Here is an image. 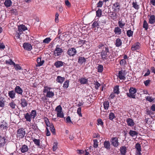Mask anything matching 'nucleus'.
Returning <instances> with one entry per match:
<instances>
[{
    "label": "nucleus",
    "mask_w": 155,
    "mask_h": 155,
    "mask_svg": "<svg viewBox=\"0 0 155 155\" xmlns=\"http://www.w3.org/2000/svg\"><path fill=\"white\" fill-rule=\"evenodd\" d=\"M23 47L25 50L28 51H30L32 49V46L31 45L28 43H24L23 44Z\"/></svg>",
    "instance_id": "obj_9"
},
{
    "label": "nucleus",
    "mask_w": 155,
    "mask_h": 155,
    "mask_svg": "<svg viewBox=\"0 0 155 155\" xmlns=\"http://www.w3.org/2000/svg\"><path fill=\"white\" fill-rule=\"evenodd\" d=\"M129 93H127V96L130 98H135V93L137 92L136 89L133 87H131L129 90Z\"/></svg>",
    "instance_id": "obj_4"
},
{
    "label": "nucleus",
    "mask_w": 155,
    "mask_h": 155,
    "mask_svg": "<svg viewBox=\"0 0 155 155\" xmlns=\"http://www.w3.org/2000/svg\"><path fill=\"white\" fill-rule=\"evenodd\" d=\"M55 110L57 113L62 112V108L60 105H59L56 108Z\"/></svg>",
    "instance_id": "obj_55"
},
{
    "label": "nucleus",
    "mask_w": 155,
    "mask_h": 155,
    "mask_svg": "<svg viewBox=\"0 0 155 155\" xmlns=\"http://www.w3.org/2000/svg\"><path fill=\"white\" fill-rule=\"evenodd\" d=\"M36 61L38 64L37 66L39 67L42 66L45 62L44 60L42 59V57L41 56L38 58Z\"/></svg>",
    "instance_id": "obj_14"
},
{
    "label": "nucleus",
    "mask_w": 155,
    "mask_h": 155,
    "mask_svg": "<svg viewBox=\"0 0 155 155\" xmlns=\"http://www.w3.org/2000/svg\"><path fill=\"white\" fill-rule=\"evenodd\" d=\"M20 101V104L21 107H24L27 106L28 102L24 98H21V99Z\"/></svg>",
    "instance_id": "obj_15"
},
{
    "label": "nucleus",
    "mask_w": 155,
    "mask_h": 155,
    "mask_svg": "<svg viewBox=\"0 0 155 155\" xmlns=\"http://www.w3.org/2000/svg\"><path fill=\"white\" fill-rule=\"evenodd\" d=\"M54 93L50 91L47 93L46 97H51L54 96Z\"/></svg>",
    "instance_id": "obj_41"
},
{
    "label": "nucleus",
    "mask_w": 155,
    "mask_h": 155,
    "mask_svg": "<svg viewBox=\"0 0 155 155\" xmlns=\"http://www.w3.org/2000/svg\"><path fill=\"white\" fill-rule=\"evenodd\" d=\"M31 127L34 130H37L38 129L37 124L35 123L31 124Z\"/></svg>",
    "instance_id": "obj_46"
},
{
    "label": "nucleus",
    "mask_w": 155,
    "mask_h": 155,
    "mask_svg": "<svg viewBox=\"0 0 155 155\" xmlns=\"http://www.w3.org/2000/svg\"><path fill=\"white\" fill-rule=\"evenodd\" d=\"M79 81L81 84H87L88 83V81L87 78L82 77L79 79Z\"/></svg>",
    "instance_id": "obj_19"
},
{
    "label": "nucleus",
    "mask_w": 155,
    "mask_h": 155,
    "mask_svg": "<svg viewBox=\"0 0 155 155\" xmlns=\"http://www.w3.org/2000/svg\"><path fill=\"white\" fill-rule=\"evenodd\" d=\"M19 150H20L21 153H25L28 151V147L25 144H24L21 146Z\"/></svg>",
    "instance_id": "obj_13"
},
{
    "label": "nucleus",
    "mask_w": 155,
    "mask_h": 155,
    "mask_svg": "<svg viewBox=\"0 0 155 155\" xmlns=\"http://www.w3.org/2000/svg\"><path fill=\"white\" fill-rule=\"evenodd\" d=\"M93 141L94 142L93 146V147L95 148H96L98 146V142L97 140V139H95V140H93Z\"/></svg>",
    "instance_id": "obj_50"
},
{
    "label": "nucleus",
    "mask_w": 155,
    "mask_h": 155,
    "mask_svg": "<svg viewBox=\"0 0 155 155\" xmlns=\"http://www.w3.org/2000/svg\"><path fill=\"white\" fill-rule=\"evenodd\" d=\"M33 142H34V143L36 145L39 147L40 146V141L39 139H37L35 138L33 140Z\"/></svg>",
    "instance_id": "obj_47"
},
{
    "label": "nucleus",
    "mask_w": 155,
    "mask_h": 155,
    "mask_svg": "<svg viewBox=\"0 0 155 155\" xmlns=\"http://www.w3.org/2000/svg\"><path fill=\"white\" fill-rule=\"evenodd\" d=\"M97 125H100L102 127L104 126V122L101 119H98L97 120Z\"/></svg>",
    "instance_id": "obj_45"
},
{
    "label": "nucleus",
    "mask_w": 155,
    "mask_h": 155,
    "mask_svg": "<svg viewBox=\"0 0 155 155\" xmlns=\"http://www.w3.org/2000/svg\"><path fill=\"white\" fill-rule=\"evenodd\" d=\"M24 117L26 119V121L29 122L31 121V117L28 113L24 114Z\"/></svg>",
    "instance_id": "obj_29"
},
{
    "label": "nucleus",
    "mask_w": 155,
    "mask_h": 155,
    "mask_svg": "<svg viewBox=\"0 0 155 155\" xmlns=\"http://www.w3.org/2000/svg\"><path fill=\"white\" fill-rule=\"evenodd\" d=\"M127 149L125 146H123L120 147V152L122 155H125L127 152Z\"/></svg>",
    "instance_id": "obj_21"
},
{
    "label": "nucleus",
    "mask_w": 155,
    "mask_h": 155,
    "mask_svg": "<svg viewBox=\"0 0 155 155\" xmlns=\"http://www.w3.org/2000/svg\"><path fill=\"white\" fill-rule=\"evenodd\" d=\"M57 115L58 117L63 118L64 115L63 113L62 112H60L57 113Z\"/></svg>",
    "instance_id": "obj_59"
},
{
    "label": "nucleus",
    "mask_w": 155,
    "mask_h": 155,
    "mask_svg": "<svg viewBox=\"0 0 155 155\" xmlns=\"http://www.w3.org/2000/svg\"><path fill=\"white\" fill-rule=\"evenodd\" d=\"M119 63L121 66H123L127 64V61L124 59H122L120 61Z\"/></svg>",
    "instance_id": "obj_57"
},
{
    "label": "nucleus",
    "mask_w": 155,
    "mask_h": 155,
    "mask_svg": "<svg viewBox=\"0 0 155 155\" xmlns=\"http://www.w3.org/2000/svg\"><path fill=\"white\" fill-rule=\"evenodd\" d=\"M146 98V100L149 101L150 102H152L154 100V98H153L152 97L149 96H147Z\"/></svg>",
    "instance_id": "obj_61"
},
{
    "label": "nucleus",
    "mask_w": 155,
    "mask_h": 155,
    "mask_svg": "<svg viewBox=\"0 0 155 155\" xmlns=\"http://www.w3.org/2000/svg\"><path fill=\"white\" fill-rule=\"evenodd\" d=\"M44 122L47 126H50L51 124H50L48 119L46 117H44Z\"/></svg>",
    "instance_id": "obj_40"
},
{
    "label": "nucleus",
    "mask_w": 155,
    "mask_h": 155,
    "mask_svg": "<svg viewBox=\"0 0 155 155\" xmlns=\"http://www.w3.org/2000/svg\"><path fill=\"white\" fill-rule=\"evenodd\" d=\"M103 70V67L102 65H99L97 67V71L99 72H102Z\"/></svg>",
    "instance_id": "obj_49"
},
{
    "label": "nucleus",
    "mask_w": 155,
    "mask_h": 155,
    "mask_svg": "<svg viewBox=\"0 0 155 155\" xmlns=\"http://www.w3.org/2000/svg\"><path fill=\"white\" fill-rule=\"evenodd\" d=\"M97 47L99 49L101 50L100 53L101 59L102 61L107 60L108 57H109L110 58H110V52L109 51V47L107 45H104L102 43L100 42Z\"/></svg>",
    "instance_id": "obj_1"
},
{
    "label": "nucleus",
    "mask_w": 155,
    "mask_h": 155,
    "mask_svg": "<svg viewBox=\"0 0 155 155\" xmlns=\"http://www.w3.org/2000/svg\"><path fill=\"white\" fill-rule=\"evenodd\" d=\"M76 53L77 51L75 48H72L68 49L67 53L70 56H74Z\"/></svg>",
    "instance_id": "obj_6"
},
{
    "label": "nucleus",
    "mask_w": 155,
    "mask_h": 155,
    "mask_svg": "<svg viewBox=\"0 0 155 155\" xmlns=\"http://www.w3.org/2000/svg\"><path fill=\"white\" fill-rule=\"evenodd\" d=\"M99 26L104 25L106 23V20L104 19L100 20L98 21Z\"/></svg>",
    "instance_id": "obj_53"
},
{
    "label": "nucleus",
    "mask_w": 155,
    "mask_h": 155,
    "mask_svg": "<svg viewBox=\"0 0 155 155\" xmlns=\"http://www.w3.org/2000/svg\"><path fill=\"white\" fill-rule=\"evenodd\" d=\"M14 65L15 70L17 71L18 70H20L21 69V67L19 64H15V65Z\"/></svg>",
    "instance_id": "obj_62"
},
{
    "label": "nucleus",
    "mask_w": 155,
    "mask_h": 155,
    "mask_svg": "<svg viewBox=\"0 0 155 155\" xmlns=\"http://www.w3.org/2000/svg\"><path fill=\"white\" fill-rule=\"evenodd\" d=\"M0 128L2 129H7L8 127L7 126L6 124L5 123L2 124L0 126Z\"/></svg>",
    "instance_id": "obj_60"
},
{
    "label": "nucleus",
    "mask_w": 155,
    "mask_h": 155,
    "mask_svg": "<svg viewBox=\"0 0 155 155\" xmlns=\"http://www.w3.org/2000/svg\"><path fill=\"white\" fill-rule=\"evenodd\" d=\"M119 27H116L114 30V32L116 35H120L121 33V30Z\"/></svg>",
    "instance_id": "obj_30"
},
{
    "label": "nucleus",
    "mask_w": 155,
    "mask_h": 155,
    "mask_svg": "<svg viewBox=\"0 0 155 155\" xmlns=\"http://www.w3.org/2000/svg\"><path fill=\"white\" fill-rule=\"evenodd\" d=\"M86 61V59L84 57H79L78 60V63L80 64H82Z\"/></svg>",
    "instance_id": "obj_24"
},
{
    "label": "nucleus",
    "mask_w": 155,
    "mask_h": 155,
    "mask_svg": "<svg viewBox=\"0 0 155 155\" xmlns=\"http://www.w3.org/2000/svg\"><path fill=\"white\" fill-rule=\"evenodd\" d=\"M50 130H51V132L53 134H55V129L54 127V126L53 124H51L50 126Z\"/></svg>",
    "instance_id": "obj_39"
},
{
    "label": "nucleus",
    "mask_w": 155,
    "mask_h": 155,
    "mask_svg": "<svg viewBox=\"0 0 155 155\" xmlns=\"http://www.w3.org/2000/svg\"><path fill=\"white\" fill-rule=\"evenodd\" d=\"M136 150H141L140 145L139 143H137L135 146Z\"/></svg>",
    "instance_id": "obj_54"
},
{
    "label": "nucleus",
    "mask_w": 155,
    "mask_h": 155,
    "mask_svg": "<svg viewBox=\"0 0 155 155\" xmlns=\"http://www.w3.org/2000/svg\"><path fill=\"white\" fill-rule=\"evenodd\" d=\"M16 93L14 90H12L8 91V95L9 97L12 99L15 97Z\"/></svg>",
    "instance_id": "obj_18"
},
{
    "label": "nucleus",
    "mask_w": 155,
    "mask_h": 155,
    "mask_svg": "<svg viewBox=\"0 0 155 155\" xmlns=\"http://www.w3.org/2000/svg\"><path fill=\"white\" fill-rule=\"evenodd\" d=\"M104 147L107 150L110 149V143L109 141H105L104 143Z\"/></svg>",
    "instance_id": "obj_26"
},
{
    "label": "nucleus",
    "mask_w": 155,
    "mask_h": 155,
    "mask_svg": "<svg viewBox=\"0 0 155 155\" xmlns=\"http://www.w3.org/2000/svg\"><path fill=\"white\" fill-rule=\"evenodd\" d=\"M109 103L108 101H106L103 103L104 107L105 109L107 110L108 109Z\"/></svg>",
    "instance_id": "obj_38"
},
{
    "label": "nucleus",
    "mask_w": 155,
    "mask_h": 155,
    "mask_svg": "<svg viewBox=\"0 0 155 155\" xmlns=\"http://www.w3.org/2000/svg\"><path fill=\"white\" fill-rule=\"evenodd\" d=\"M96 16L98 17H100L102 15V10L101 9L99 8L96 12Z\"/></svg>",
    "instance_id": "obj_51"
},
{
    "label": "nucleus",
    "mask_w": 155,
    "mask_h": 155,
    "mask_svg": "<svg viewBox=\"0 0 155 155\" xmlns=\"http://www.w3.org/2000/svg\"><path fill=\"white\" fill-rule=\"evenodd\" d=\"M132 5L133 7L136 10H138L139 8V5L137 4V2L136 1L133 2Z\"/></svg>",
    "instance_id": "obj_37"
},
{
    "label": "nucleus",
    "mask_w": 155,
    "mask_h": 155,
    "mask_svg": "<svg viewBox=\"0 0 155 155\" xmlns=\"http://www.w3.org/2000/svg\"><path fill=\"white\" fill-rule=\"evenodd\" d=\"M109 15L113 19L116 18L117 14L114 12L110 11L109 12Z\"/></svg>",
    "instance_id": "obj_32"
},
{
    "label": "nucleus",
    "mask_w": 155,
    "mask_h": 155,
    "mask_svg": "<svg viewBox=\"0 0 155 155\" xmlns=\"http://www.w3.org/2000/svg\"><path fill=\"white\" fill-rule=\"evenodd\" d=\"M119 87V86L116 85L115 86L114 88V92L117 94H118L120 93Z\"/></svg>",
    "instance_id": "obj_34"
},
{
    "label": "nucleus",
    "mask_w": 155,
    "mask_h": 155,
    "mask_svg": "<svg viewBox=\"0 0 155 155\" xmlns=\"http://www.w3.org/2000/svg\"><path fill=\"white\" fill-rule=\"evenodd\" d=\"M31 119H34L37 115V112L35 110H32L30 114Z\"/></svg>",
    "instance_id": "obj_31"
},
{
    "label": "nucleus",
    "mask_w": 155,
    "mask_h": 155,
    "mask_svg": "<svg viewBox=\"0 0 155 155\" xmlns=\"http://www.w3.org/2000/svg\"><path fill=\"white\" fill-rule=\"evenodd\" d=\"M143 28L145 29V30H147L148 28V24L145 20H144L143 22Z\"/></svg>",
    "instance_id": "obj_35"
},
{
    "label": "nucleus",
    "mask_w": 155,
    "mask_h": 155,
    "mask_svg": "<svg viewBox=\"0 0 155 155\" xmlns=\"http://www.w3.org/2000/svg\"><path fill=\"white\" fill-rule=\"evenodd\" d=\"M6 142V137L4 135L0 136V147L4 146Z\"/></svg>",
    "instance_id": "obj_8"
},
{
    "label": "nucleus",
    "mask_w": 155,
    "mask_h": 155,
    "mask_svg": "<svg viewBox=\"0 0 155 155\" xmlns=\"http://www.w3.org/2000/svg\"><path fill=\"white\" fill-rule=\"evenodd\" d=\"M12 2L11 0H5L4 2V4L7 8H8L11 6Z\"/></svg>",
    "instance_id": "obj_22"
},
{
    "label": "nucleus",
    "mask_w": 155,
    "mask_h": 155,
    "mask_svg": "<svg viewBox=\"0 0 155 155\" xmlns=\"http://www.w3.org/2000/svg\"><path fill=\"white\" fill-rule=\"evenodd\" d=\"M133 31H131V30H128L127 31V35L129 37H130L133 36Z\"/></svg>",
    "instance_id": "obj_43"
},
{
    "label": "nucleus",
    "mask_w": 155,
    "mask_h": 155,
    "mask_svg": "<svg viewBox=\"0 0 155 155\" xmlns=\"http://www.w3.org/2000/svg\"><path fill=\"white\" fill-rule=\"evenodd\" d=\"M120 8L119 3L117 2L113 5V8L114 9V11L115 12L118 11Z\"/></svg>",
    "instance_id": "obj_12"
},
{
    "label": "nucleus",
    "mask_w": 155,
    "mask_h": 155,
    "mask_svg": "<svg viewBox=\"0 0 155 155\" xmlns=\"http://www.w3.org/2000/svg\"><path fill=\"white\" fill-rule=\"evenodd\" d=\"M16 105V104L13 101H12L11 102H10L8 104V106H10L12 109H15Z\"/></svg>",
    "instance_id": "obj_44"
},
{
    "label": "nucleus",
    "mask_w": 155,
    "mask_h": 155,
    "mask_svg": "<svg viewBox=\"0 0 155 155\" xmlns=\"http://www.w3.org/2000/svg\"><path fill=\"white\" fill-rule=\"evenodd\" d=\"M147 17L149 18L148 22L149 23L152 24L155 23V16L154 15H148Z\"/></svg>",
    "instance_id": "obj_11"
},
{
    "label": "nucleus",
    "mask_w": 155,
    "mask_h": 155,
    "mask_svg": "<svg viewBox=\"0 0 155 155\" xmlns=\"http://www.w3.org/2000/svg\"><path fill=\"white\" fill-rule=\"evenodd\" d=\"M64 65V63L62 61H58L56 62L54 64V65L57 68H59L63 66Z\"/></svg>",
    "instance_id": "obj_25"
},
{
    "label": "nucleus",
    "mask_w": 155,
    "mask_h": 155,
    "mask_svg": "<svg viewBox=\"0 0 155 155\" xmlns=\"http://www.w3.org/2000/svg\"><path fill=\"white\" fill-rule=\"evenodd\" d=\"M26 134L25 129L22 128L18 129L17 131V137L19 139L23 138Z\"/></svg>",
    "instance_id": "obj_2"
},
{
    "label": "nucleus",
    "mask_w": 155,
    "mask_h": 155,
    "mask_svg": "<svg viewBox=\"0 0 155 155\" xmlns=\"http://www.w3.org/2000/svg\"><path fill=\"white\" fill-rule=\"evenodd\" d=\"M118 25L119 27L121 28H124L125 25V23L122 20L118 22Z\"/></svg>",
    "instance_id": "obj_33"
},
{
    "label": "nucleus",
    "mask_w": 155,
    "mask_h": 155,
    "mask_svg": "<svg viewBox=\"0 0 155 155\" xmlns=\"http://www.w3.org/2000/svg\"><path fill=\"white\" fill-rule=\"evenodd\" d=\"M66 122L67 123L73 124L71 120V118L70 116H68L66 118Z\"/></svg>",
    "instance_id": "obj_63"
},
{
    "label": "nucleus",
    "mask_w": 155,
    "mask_h": 155,
    "mask_svg": "<svg viewBox=\"0 0 155 155\" xmlns=\"http://www.w3.org/2000/svg\"><path fill=\"white\" fill-rule=\"evenodd\" d=\"M65 79V78L64 77L58 76L56 78V81L60 84H62L64 81Z\"/></svg>",
    "instance_id": "obj_27"
},
{
    "label": "nucleus",
    "mask_w": 155,
    "mask_h": 155,
    "mask_svg": "<svg viewBox=\"0 0 155 155\" xmlns=\"http://www.w3.org/2000/svg\"><path fill=\"white\" fill-rule=\"evenodd\" d=\"M5 63L7 64H9L10 65H15V63L10 59L9 60H6L5 61Z\"/></svg>",
    "instance_id": "obj_52"
},
{
    "label": "nucleus",
    "mask_w": 155,
    "mask_h": 155,
    "mask_svg": "<svg viewBox=\"0 0 155 155\" xmlns=\"http://www.w3.org/2000/svg\"><path fill=\"white\" fill-rule=\"evenodd\" d=\"M140 48V44L139 42H137L132 46L131 50L133 51H135L137 50H139Z\"/></svg>",
    "instance_id": "obj_17"
},
{
    "label": "nucleus",
    "mask_w": 155,
    "mask_h": 155,
    "mask_svg": "<svg viewBox=\"0 0 155 155\" xmlns=\"http://www.w3.org/2000/svg\"><path fill=\"white\" fill-rule=\"evenodd\" d=\"M98 26H100L99 22L97 23V21H95L93 23V24L92 26V27L93 28H98Z\"/></svg>",
    "instance_id": "obj_48"
},
{
    "label": "nucleus",
    "mask_w": 155,
    "mask_h": 155,
    "mask_svg": "<svg viewBox=\"0 0 155 155\" xmlns=\"http://www.w3.org/2000/svg\"><path fill=\"white\" fill-rule=\"evenodd\" d=\"M69 80H66L63 84V88H68L69 86Z\"/></svg>",
    "instance_id": "obj_36"
},
{
    "label": "nucleus",
    "mask_w": 155,
    "mask_h": 155,
    "mask_svg": "<svg viewBox=\"0 0 155 155\" xmlns=\"http://www.w3.org/2000/svg\"><path fill=\"white\" fill-rule=\"evenodd\" d=\"M51 40L50 38H47L44 40L43 42L46 44H48L51 41Z\"/></svg>",
    "instance_id": "obj_58"
},
{
    "label": "nucleus",
    "mask_w": 155,
    "mask_h": 155,
    "mask_svg": "<svg viewBox=\"0 0 155 155\" xmlns=\"http://www.w3.org/2000/svg\"><path fill=\"white\" fill-rule=\"evenodd\" d=\"M15 93L18 94L22 95L23 90L18 86H16L14 89Z\"/></svg>",
    "instance_id": "obj_10"
},
{
    "label": "nucleus",
    "mask_w": 155,
    "mask_h": 155,
    "mask_svg": "<svg viewBox=\"0 0 155 155\" xmlns=\"http://www.w3.org/2000/svg\"><path fill=\"white\" fill-rule=\"evenodd\" d=\"M150 80L149 79H148L144 82V83L145 86H148L150 84Z\"/></svg>",
    "instance_id": "obj_64"
},
{
    "label": "nucleus",
    "mask_w": 155,
    "mask_h": 155,
    "mask_svg": "<svg viewBox=\"0 0 155 155\" xmlns=\"http://www.w3.org/2000/svg\"><path fill=\"white\" fill-rule=\"evenodd\" d=\"M116 117L114 114L110 112L109 114V119L111 120H112L114 119Z\"/></svg>",
    "instance_id": "obj_42"
},
{
    "label": "nucleus",
    "mask_w": 155,
    "mask_h": 155,
    "mask_svg": "<svg viewBox=\"0 0 155 155\" xmlns=\"http://www.w3.org/2000/svg\"><path fill=\"white\" fill-rule=\"evenodd\" d=\"M18 31L20 32H21L27 29V28L25 25H21L18 26Z\"/></svg>",
    "instance_id": "obj_20"
},
{
    "label": "nucleus",
    "mask_w": 155,
    "mask_h": 155,
    "mask_svg": "<svg viewBox=\"0 0 155 155\" xmlns=\"http://www.w3.org/2000/svg\"><path fill=\"white\" fill-rule=\"evenodd\" d=\"M58 46V45H57L54 52L53 56H54V58H55L57 57L60 56L61 55L62 53L63 52L62 49L59 48Z\"/></svg>",
    "instance_id": "obj_3"
},
{
    "label": "nucleus",
    "mask_w": 155,
    "mask_h": 155,
    "mask_svg": "<svg viewBox=\"0 0 155 155\" xmlns=\"http://www.w3.org/2000/svg\"><path fill=\"white\" fill-rule=\"evenodd\" d=\"M125 71L121 70L119 72L118 77L120 80H125L126 78V77H125Z\"/></svg>",
    "instance_id": "obj_7"
},
{
    "label": "nucleus",
    "mask_w": 155,
    "mask_h": 155,
    "mask_svg": "<svg viewBox=\"0 0 155 155\" xmlns=\"http://www.w3.org/2000/svg\"><path fill=\"white\" fill-rule=\"evenodd\" d=\"M126 122L128 126L130 127L133 126L135 123L133 120L130 118H128L126 120Z\"/></svg>",
    "instance_id": "obj_16"
},
{
    "label": "nucleus",
    "mask_w": 155,
    "mask_h": 155,
    "mask_svg": "<svg viewBox=\"0 0 155 155\" xmlns=\"http://www.w3.org/2000/svg\"><path fill=\"white\" fill-rule=\"evenodd\" d=\"M129 134L132 137H134L135 136H137L138 134V133L137 131L130 130L129 132Z\"/></svg>",
    "instance_id": "obj_28"
},
{
    "label": "nucleus",
    "mask_w": 155,
    "mask_h": 155,
    "mask_svg": "<svg viewBox=\"0 0 155 155\" xmlns=\"http://www.w3.org/2000/svg\"><path fill=\"white\" fill-rule=\"evenodd\" d=\"M115 42V45L117 47H119L122 45V41L119 38H117Z\"/></svg>",
    "instance_id": "obj_23"
},
{
    "label": "nucleus",
    "mask_w": 155,
    "mask_h": 155,
    "mask_svg": "<svg viewBox=\"0 0 155 155\" xmlns=\"http://www.w3.org/2000/svg\"><path fill=\"white\" fill-rule=\"evenodd\" d=\"M111 144L114 147H117L119 145L118 139L117 137H112L111 140Z\"/></svg>",
    "instance_id": "obj_5"
},
{
    "label": "nucleus",
    "mask_w": 155,
    "mask_h": 155,
    "mask_svg": "<svg viewBox=\"0 0 155 155\" xmlns=\"http://www.w3.org/2000/svg\"><path fill=\"white\" fill-rule=\"evenodd\" d=\"M44 89L43 91V92L44 93H47L48 91H50L51 89H52L51 88L48 87V86H45L44 87Z\"/></svg>",
    "instance_id": "obj_56"
}]
</instances>
